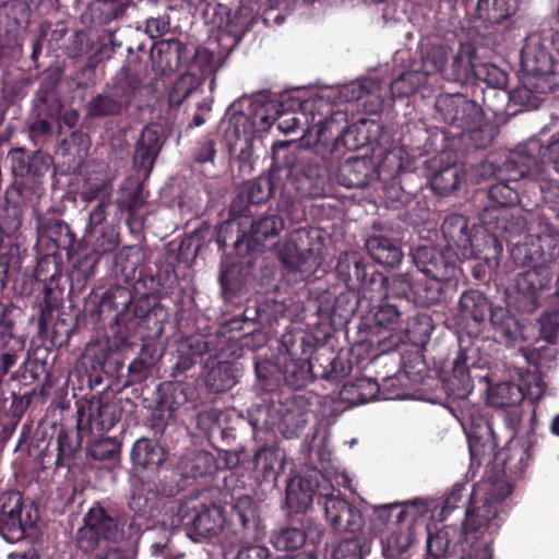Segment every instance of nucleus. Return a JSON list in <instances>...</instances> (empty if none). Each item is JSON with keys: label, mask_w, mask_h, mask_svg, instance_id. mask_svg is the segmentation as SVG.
<instances>
[{"label": "nucleus", "mask_w": 559, "mask_h": 559, "mask_svg": "<svg viewBox=\"0 0 559 559\" xmlns=\"http://www.w3.org/2000/svg\"><path fill=\"white\" fill-rule=\"evenodd\" d=\"M512 487L506 479L478 485L473 499L484 496L480 504L474 501L466 510L464 521L465 542L468 545L460 559H492L493 536L502 521V503L511 493Z\"/></svg>", "instance_id": "obj_1"}, {"label": "nucleus", "mask_w": 559, "mask_h": 559, "mask_svg": "<svg viewBox=\"0 0 559 559\" xmlns=\"http://www.w3.org/2000/svg\"><path fill=\"white\" fill-rule=\"evenodd\" d=\"M334 492L335 489L330 480L313 472L309 478L290 479L286 488V500L292 508L306 509L317 495L325 499V519L335 531L350 533L360 531L364 526L361 512Z\"/></svg>", "instance_id": "obj_2"}, {"label": "nucleus", "mask_w": 559, "mask_h": 559, "mask_svg": "<svg viewBox=\"0 0 559 559\" xmlns=\"http://www.w3.org/2000/svg\"><path fill=\"white\" fill-rule=\"evenodd\" d=\"M512 257L515 262L530 267L518 276L516 288L531 302H535L537 292L550 281V264L559 257V235H538L531 242L518 245L512 250Z\"/></svg>", "instance_id": "obj_3"}, {"label": "nucleus", "mask_w": 559, "mask_h": 559, "mask_svg": "<svg viewBox=\"0 0 559 559\" xmlns=\"http://www.w3.org/2000/svg\"><path fill=\"white\" fill-rule=\"evenodd\" d=\"M181 524H191L199 536L207 538L217 535L222 531L224 516L222 509L217 506L198 510L194 500L187 501L178 507L176 515L170 516L169 520H163L159 525L146 528L150 539L153 534H160L157 540H153V555H163L171 532Z\"/></svg>", "instance_id": "obj_4"}, {"label": "nucleus", "mask_w": 559, "mask_h": 559, "mask_svg": "<svg viewBox=\"0 0 559 559\" xmlns=\"http://www.w3.org/2000/svg\"><path fill=\"white\" fill-rule=\"evenodd\" d=\"M126 524L123 518H112L104 508L95 504L88 509L83 526L78 530V545L84 551H92L105 543H119L140 534L142 528L135 520L130 521L127 528Z\"/></svg>", "instance_id": "obj_5"}, {"label": "nucleus", "mask_w": 559, "mask_h": 559, "mask_svg": "<svg viewBox=\"0 0 559 559\" xmlns=\"http://www.w3.org/2000/svg\"><path fill=\"white\" fill-rule=\"evenodd\" d=\"M330 96H313L300 105L301 112L286 109L284 106L278 109L275 118L276 129L283 134L295 133L306 118L307 132H316L318 141H326V131H330L332 121L326 117L331 114Z\"/></svg>", "instance_id": "obj_6"}, {"label": "nucleus", "mask_w": 559, "mask_h": 559, "mask_svg": "<svg viewBox=\"0 0 559 559\" xmlns=\"http://www.w3.org/2000/svg\"><path fill=\"white\" fill-rule=\"evenodd\" d=\"M37 519V510L32 503H24L20 492L8 491L0 495V534L4 539H21Z\"/></svg>", "instance_id": "obj_7"}, {"label": "nucleus", "mask_w": 559, "mask_h": 559, "mask_svg": "<svg viewBox=\"0 0 559 559\" xmlns=\"http://www.w3.org/2000/svg\"><path fill=\"white\" fill-rule=\"evenodd\" d=\"M471 66L469 47H462L455 55L447 45L433 46L423 58L421 71L427 80L433 73H441L450 81H457L466 75Z\"/></svg>", "instance_id": "obj_8"}, {"label": "nucleus", "mask_w": 559, "mask_h": 559, "mask_svg": "<svg viewBox=\"0 0 559 559\" xmlns=\"http://www.w3.org/2000/svg\"><path fill=\"white\" fill-rule=\"evenodd\" d=\"M525 176L531 178V166L522 154L512 153L497 170L498 182L489 188V198L501 206H512L522 202L518 187L510 183H515Z\"/></svg>", "instance_id": "obj_9"}, {"label": "nucleus", "mask_w": 559, "mask_h": 559, "mask_svg": "<svg viewBox=\"0 0 559 559\" xmlns=\"http://www.w3.org/2000/svg\"><path fill=\"white\" fill-rule=\"evenodd\" d=\"M443 121L462 131L473 130L480 120V108L462 94L440 95L436 102Z\"/></svg>", "instance_id": "obj_10"}, {"label": "nucleus", "mask_w": 559, "mask_h": 559, "mask_svg": "<svg viewBox=\"0 0 559 559\" xmlns=\"http://www.w3.org/2000/svg\"><path fill=\"white\" fill-rule=\"evenodd\" d=\"M522 154L524 160L534 167L539 164L552 165L554 169L559 173V133L551 135L547 142H540L536 138L530 139L516 151Z\"/></svg>", "instance_id": "obj_11"}, {"label": "nucleus", "mask_w": 559, "mask_h": 559, "mask_svg": "<svg viewBox=\"0 0 559 559\" xmlns=\"http://www.w3.org/2000/svg\"><path fill=\"white\" fill-rule=\"evenodd\" d=\"M275 412L278 416L275 425L287 439L294 438L307 423L306 404L300 396L287 397Z\"/></svg>", "instance_id": "obj_12"}, {"label": "nucleus", "mask_w": 559, "mask_h": 559, "mask_svg": "<svg viewBox=\"0 0 559 559\" xmlns=\"http://www.w3.org/2000/svg\"><path fill=\"white\" fill-rule=\"evenodd\" d=\"M395 522L404 526H412V531L418 533L424 526L428 513L433 516L439 509V503L432 499L415 498L396 502Z\"/></svg>", "instance_id": "obj_13"}, {"label": "nucleus", "mask_w": 559, "mask_h": 559, "mask_svg": "<svg viewBox=\"0 0 559 559\" xmlns=\"http://www.w3.org/2000/svg\"><path fill=\"white\" fill-rule=\"evenodd\" d=\"M414 262L421 273L438 282L454 277L455 265L448 263L443 255L431 248H419L414 254Z\"/></svg>", "instance_id": "obj_14"}, {"label": "nucleus", "mask_w": 559, "mask_h": 559, "mask_svg": "<svg viewBox=\"0 0 559 559\" xmlns=\"http://www.w3.org/2000/svg\"><path fill=\"white\" fill-rule=\"evenodd\" d=\"M283 102L275 95L258 94L250 102L249 119L257 132L267 131L274 123Z\"/></svg>", "instance_id": "obj_15"}, {"label": "nucleus", "mask_w": 559, "mask_h": 559, "mask_svg": "<svg viewBox=\"0 0 559 559\" xmlns=\"http://www.w3.org/2000/svg\"><path fill=\"white\" fill-rule=\"evenodd\" d=\"M160 132L157 126H148L142 130L134 152V165L148 174L160 151Z\"/></svg>", "instance_id": "obj_16"}, {"label": "nucleus", "mask_w": 559, "mask_h": 559, "mask_svg": "<svg viewBox=\"0 0 559 559\" xmlns=\"http://www.w3.org/2000/svg\"><path fill=\"white\" fill-rule=\"evenodd\" d=\"M523 70L533 76H544L552 72L554 64L549 53L540 46L538 38H530L521 51Z\"/></svg>", "instance_id": "obj_17"}, {"label": "nucleus", "mask_w": 559, "mask_h": 559, "mask_svg": "<svg viewBox=\"0 0 559 559\" xmlns=\"http://www.w3.org/2000/svg\"><path fill=\"white\" fill-rule=\"evenodd\" d=\"M429 167L435 170L430 182L438 194H449L459 186L462 178L460 165L450 162L443 165V156H439L429 162Z\"/></svg>", "instance_id": "obj_18"}, {"label": "nucleus", "mask_w": 559, "mask_h": 559, "mask_svg": "<svg viewBox=\"0 0 559 559\" xmlns=\"http://www.w3.org/2000/svg\"><path fill=\"white\" fill-rule=\"evenodd\" d=\"M235 513L243 530V537L247 540H259L265 534V527L262 525L257 511L254 501L242 496L235 503Z\"/></svg>", "instance_id": "obj_19"}, {"label": "nucleus", "mask_w": 559, "mask_h": 559, "mask_svg": "<svg viewBox=\"0 0 559 559\" xmlns=\"http://www.w3.org/2000/svg\"><path fill=\"white\" fill-rule=\"evenodd\" d=\"M490 324L496 337L506 345H513L523 337L518 320L503 307H495L490 311Z\"/></svg>", "instance_id": "obj_20"}, {"label": "nucleus", "mask_w": 559, "mask_h": 559, "mask_svg": "<svg viewBox=\"0 0 559 559\" xmlns=\"http://www.w3.org/2000/svg\"><path fill=\"white\" fill-rule=\"evenodd\" d=\"M206 368H209V371L205 376V383L213 391L223 392L237 383L238 368L234 364L210 358Z\"/></svg>", "instance_id": "obj_21"}, {"label": "nucleus", "mask_w": 559, "mask_h": 559, "mask_svg": "<svg viewBox=\"0 0 559 559\" xmlns=\"http://www.w3.org/2000/svg\"><path fill=\"white\" fill-rule=\"evenodd\" d=\"M417 533L412 526L396 524L390 528L389 535L382 540V554L386 559H400L416 540Z\"/></svg>", "instance_id": "obj_22"}, {"label": "nucleus", "mask_w": 559, "mask_h": 559, "mask_svg": "<svg viewBox=\"0 0 559 559\" xmlns=\"http://www.w3.org/2000/svg\"><path fill=\"white\" fill-rule=\"evenodd\" d=\"M366 248L376 262L391 267L397 265L403 257L400 247L383 236L368 238Z\"/></svg>", "instance_id": "obj_23"}, {"label": "nucleus", "mask_w": 559, "mask_h": 559, "mask_svg": "<svg viewBox=\"0 0 559 559\" xmlns=\"http://www.w3.org/2000/svg\"><path fill=\"white\" fill-rule=\"evenodd\" d=\"M519 10V0H478L476 12L489 23H501Z\"/></svg>", "instance_id": "obj_24"}, {"label": "nucleus", "mask_w": 559, "mask_h": 559, "mask_svg": "<svg viewBox=\"0 0 559 559\" xmlns=\"http://www.w3.org/2000/svg\"><path fill=\"white\" fill-rule=\"evenodd\" d=\"M83 416H86L87 421L92 428L108 431L117 423V416L114 407L109 404H104L99 399L93 397L85 408L81 411Z\"/></svg>", "instance_id": "obj_25"}, {"label": "nucleus", "mask_w": 559, "mask_h": 559, "mask_svg": "<svg viewBox=\"0 0 559 559\" xmlns=\"http://www.w3.org/2000/svg\"><path fill=\"white\" fill-rule=\"evenodd\" d=\"M459 308L462 319H472L477 323L483 322L487 313L492 309L488 299L478 290H469L462 294Z\"/></svg>", "instance_id": "obj_26"}, {"label": "nucleus", "mask_w": 559, "mask_h": 559, "mask_svg": "<svg viewBox=\"0 0 559 559\" xmlns=\"http://www.w3.org/2000/svg\"><path fill=\"white\" fill-rule=\"evenodd\" d=\"M524 399L522 388L512 382L497 383L488 389L487 403L495 407H509L519 405Z\"/></svg>", "instance_id": "obj_27"}, {"label": "nucleus", "mask_w": 559, "mask_h": 559, "mask_svg": "<svg viewBox=\"0 0 559 559\" xmlns=\"http://www.w3.org/2000/svg\"><path fill=\"white\" fill-rule=\"evenodd\" d=\"M131 460L135 465L156 467L165 461V453L163 448L155 441L139 439L133 444Z\"/></svg>", "instance_id": "obj_28"}, {"label": "nucleus", "mask_w": 559, "mask_h": 559, "mask_svg": "<svg viewBox=\"0 0 559 559\" xmlns=\"http://www.w3.org/2000/svg\"><path fill=\"white\" fill-rule=\"evenodd\" d=\"M284 453L273 447L261 448L254 455V466L261 472L264 478L272 477L276 479V475L284 469Z\"/></svg>", "instance_id": "obj_29"}, {"label": "nucleus", "mask_w": 559, "mask_h": 559, "mask_svg": "<svg viewBox=\"0 0 559 559\" xmlns=\"http://www.w3.org/2000/svg\"><path fill=\"white\" fill-rule=\"evenodd\" d=\"M531 179L538 183L543 200L559 215V182L551 179L539 164L531 167Z\"/></svg>", "instance_id": "obj_30"}, {"label": "nucleus", "mask_w": 559, "mask_h": 559, "mask_svg": "<svg viewBox=\"0 0 559 559\" xmlns=\"http://www.w3.org/2000/svg\"><path fill=\"white\" fill-rule=\"evenodd\" d=\"M87 245L98 257L111 252L118 246V233L112 226H100L86 231Z\"/></svg>", "instance_id": "obj_31"}, {"label": "nucleus", "mask_w": 559, "mask_h": 559, "mask_svg": "<svg viewBox=\"0 0 559 559\" xmlns=\"http://www.w3.org/2000/svg\"><path fill=\"white\" fill-rule=\"evenodd\" d=\"M383 127L380 122L370 119H361L357 123L349 127L346 138L356 135L354 147H361L368 144L378 143L381 140Z\"/></svg>", "instance_id": "obj_32"}, {"label": "nucleus", "mask_w": 559, "mask_h": 559, "mask_svg": "<svg viewBox=\"0 0 559 559\" xmlns=\"http://www.w3.org/2000/svg\"><path fill=\"white\" fill-rule=\"evenodd\" d=\"M555 343H547L532 348H522L525 360L535 366L540 372L550 370L556 365L557 349Z\"/></svg>", "instance_id": "obj_33"}, {"label": "nucleus", "mask_w": 559, "mask_h": 559, "mask_svg": "<svg viewBox=\"0 0 559 559\" xmlns=\"http://www.w3.org/2000/svg\"><path fill=\"white\" fill-rule=\"evenodd\" d=\"M474 348H465L460 350L453 361V378L457 379L462 384V392L457 396H466L472 391V383L469 379V368L474 366L473 356L475 355Z\"/></svg>", "instance_id": "obj_34"}, {"label": "nucleus", "mask_w": 559, "mask_h": 559, "mask_svg": "<svg viewBox=\"0 0 559 559\" xmlns=\"http://www.w3.org/2000/svg\"><path fill=\"white\" fill-rule=\"evenodd\" d=\"M209 350V343L203 336H191L182 340L178 345V364L188 369L194 359Z\"/></svg>", "instance_id": "obj_35"}, {"label": "nucleus", "mask_w": 559, "mask_h": 559, "mask_svg": "<svg viewBox=\"0 0 559 559\" xmlns=\"http://www.w3.org/2000/svg\"><path fill=\"white\" fill-rule=\"evenodd\" d=\"M425 83V75L420 73V71L414 70L404 72L391 83V95L394 98L406 97L416 92Z\"/></svg>", "instance_id": "obj_36"}, {"label": "nucleus", "mask_w": 559, "mask_h": 559, "mask_svg": "<svg viewBox=\"0 0 559 559\" xmlns=\"http://www.w3.org/2000/svg\"><path fill=\"white\" fill-rule=\"evenodd\" d=\"M366 170V160H346L340 168L342 183L348 188L364 187L368 182Z\"/></svg>", "instance_id": "obj_37"}, {"label": "nucleus", "mask_w": 559, "mask_h": 559, "mask_svg": "<svg viewBox=\"0 0 559 559\" xmlns=\"http://www.w3.org/2000/svg\"><path fill=\"white\" fill-rule=\"evenodd\" d=\"M286 382L295 388L305 386L312 377V367L307 359L292 360L285 366L284 370Z\"/></svg>", "instance_id": "obj_38"}, {"label": "nucleus", "mask_w": 559, "mask_h": 559, "mask_svg": "<svg viewBox=\"0 0 559 559\" xmlns=\"http://www.w3.org/2000/svg\"><path fill=\"white\" fill-rule=\"evenodd\" d=\"M306 542V534L300 528L286 527L272 536V544L277 550L289 551L300 548Z\"/></svg>", "instance_id": "obj_39"}, {"label": "nucleus", "mask_w": 559, "mask_h": 559, "mask_svg": "<svg viewBox=\"0 0 559 559\" xmlns=\"http://www.w3.org/2000/svg\"><path fill=\"white\" fill-rule=\"evenodd\" d=\"M283 227V219L275 214L261 217L252 224L253 240L261 243L267 238L278 235Z\"/></svg>", "instance_id": "obj_40"}, {"label": "nucleus", "mask_w": 559, "mask_h": 559, "mask_svg": "<svg viewBox=\"0 0 559 559\" xmlns=\"http://www.w3.org/2000/svg\"><path fill=\"white\" fill-rule=\"evenodd\" d=\"M396 508H399L396 502L371 506L370 530L377 534L382 532L389 524L394 527Z\"/></svg>", "instance_id": "obj_41"}, {"label": "nucleus", "mask_w": 559, "mask_h": 559, "mask_svg": "<svg viewBox=\"0 0 559 559\" xmlns=\"http://www.w3.org/2000/svg\"><path fill=\"white\" fill-rule=\"evenodd\" d=\"M377 90L378 84L374 80L365 79L343 85L338 94L342 100L354 102L374 93Z\"/></svg>", "instance_id": "obj_42"}, {"label": "nucleus", "mask_w": 559, "mask_h": 559, "mask_svg": "<svg viewBox=\"0 0 559 559\" xmlns=\"http://www.w3.org/2000/svg\"><path fill=\"white\" fill-rule=\"evenodd\" d=\"M199 79L190 73L181 75L169 93V105L179 106L198 86Z\"/></svg>", "instance_id": "obj_43"}, {"label": "nucleus", "mask_w": 559, "mask_h": 559, "mask_svg": "<svg viewBox=\"0 0 559 559\" xmlns=\"http://www.w3.org/2000/svg\"><path fill=\"white\" fill-rule=\"evenodd\" d=\"M122 105L119 100L107 96L97 95L87 105V115L90 117H105L118 115L121 111Z\"/></svg>", "instance_id": "obj_44"}, {"label": "nucleus", "mask_w": 559, "mask_h": 559, "mask_svg": "<svg viewBox=\"0 0 559 559\" xmlns=\"http://www.w3.org/2000/svg\"><path fill=\"white\" fill-rule=\"evenodd\" d=\"M257 132L249 117L245 114H234L229 119L227 135L234 136L235 140H243L248 142L252 134Z\"/></svg>", "instance_id": "obj_45"}, {"label": "nucleus", "mask_w": 559, "mask_h": 559, "mask_svg": "<svg viewBox=\"0 0 559 559\" xmlns=\"http://www.w3.org/2000/svg\"><path fill=\"white\" fill-rule=\"evenodd\" d=\"M353 389H356L358 393L354 402L360 404L372 401L379 391L378 383L370 378H360L353 384H345L342 394L345 396Z\"/></svg>", "instance_id": "obj_46"}, {"label": "nucleus", "mask_w": 559, "mask_h": 559, "mask_svg": "<svg viewBox=\"0 0 559 559\" xmlns=\"http://www.w3.org/2000/svg\"><path fill=\"white\" fill-rule=\"evenodd\" d=\"M368 551L359 538L342 540L333 551V559H362Z\"/></svg>", "instance_id": "obj_47"}, {"label": "nucleus", "mask_w": 559, "mask_h": 559, "mask_svg": "<svg viewBox=\"0 0 559 559\" xmlns=\"http://www.w3.org/2000/svg\"><path fill=\"white\" fill-rule=\"evenodd\" d=\"M473 71L477 78L484 80L492 87H503L507 83L506 73L491 63H481L473 67Z\"/></svg>", "instance_id": "obj_48"}, {"label": "nucleus", "mask_w": 559, "mask_h": 559, "mask_svg": "<svg viewBox=\"0 0 559 559\" xmlns=\"http://www.w3.org/2000/svg\"><path fill=\"white\" fill-rule=\"evenodd\" d=\"M540 335L547 343H555L559 331V311L557 309L543 313L538 320Z\"/></svg>", "instance_id": "obj_49"}, {"label": "nucleus", "mask_w": 559, "mask_h": 559, "mask_svg": "<svg viewBox=\"0 0 559 559\" xmlns=\"http://www.w3.org/2000/svg\"><path fill=\"white\" fill-rule=\"evenodd\" d=\"M376 323L389 331L400 330L401 313L393 305L381 306L374 314Z\"/></svg>", "instance_id": "obj_50"}, {"label": "nucleus", "mask_w": 559, "mask_h": 559, "mask_svg": "<svg viewBox=\"0 0 559 559\" xmlns=\"http://www.w3.org/2000/svg\"><path fill=\"white\" fill-rule=\"evenodd\" d=\"M271 182L266 178H261L247 186V199L250 203L259 204L271 197Z\"/></svg>", "instance_id": "obj_51"}, {"label": "nucleus", "mask_w": 559, "mask_h": 559, "mask_svg": "<svg viewBox=\"0 0 559 559\" xmlns=\"http://www.w3.org/2000/svg\"><path fill=\"white\" fill-rule=\"evenodd\" d=\"M449 545L450 539L448 531L439 530L437 533L432 534L428 530L427 551L430 556L441 557L447 552Z\"/></svg>", "instance_id": "obj_52"}, {"label": "nucleus", "mask_w": 559, "mask_h": 559, "mask_svg": "<svg viewBox=\"0 0 559 559\" xmlns=\"http://www.w3.org/2000/svg\"><path fill=\"white\" fill-rule=\"evenodd\" d=\"M191 465L182 462L183 474L190 477H200L207 472L206 464L211 461V456L205 452H199L191 457Z\"/></svg>", "instance_id": "obj_53"}, {"label": "nucleus", "mask_w": 559, "mask_h": 559, "mask_svg": "<svg viewBox=\"0 0 559 559\" xmlns=\"http://www.w3.org/2000/svg\"><path fill=\"white\" fill-rule=\"evenodd\" d=\"M187 403V394L181 386H175L169 395L162 401V407L173 416L182 405Z\"/></svg>", "instance_id": "obj_54"}, {"label": "nucleus", "mask_w": 559, "mask_h": 559, "mask_svg": "<svg viewBox=\"0 0 559 559\" xmlns=\"http://www.w3.org/2000/svg\"><path fill=\"white\" fill-rule=\"evenodd\" d=\"M110 188L105 182L88 185V187H86L82 192V199L86 202H91L98 198L110 202Z\"/></svg>", "instance_id": "obj_55"}, {"label": "nucleus", "mask_w": 559, "mask_h": 559, "mask_svg": "<svg viewBox=\"0 0 559 559\" xmlns=\"http://www.w3.org/2000/svg\"><path fill=\"white\" fill-rule=\"evenodd\" d=\"M269 556L266 547L246 543L238 550L236 559H267Z\"/></svg>", "instance_id": "obj_56"}, {"label": "nucleus", "mask_w": 559, "mask_h": 559, "mask_svg": "<svg viewBox=\"0 0 559 559\" xmlns=\"http://www.w3.org/2000/svg\"><path fill=\"white\" fill-rule=\"evenodd\" d=\"M465 485L455 484L447 495L443 506L440 509V514L447 513L457 507V503L462 501L464 497Z\"/></svg>", "instance_id": "obj_57"}, {"label": "nucleus", "mask_w": 559, "mask_h": 559, "mask_svg": "<svg viewBox=\"0 0 559 559\" xmlns=\"http://www.w3.org/2000/svg\"><path fill=\"white\" fill-rule=\"evenodd\" d=\"M109 203L110 202L100 200L99 203L91 211L88 215V224L86 227V231L93 230L94 228H100L99 225H102V223L106 218V209L109 205Z\"/></svg>", "instance_id": "obj_58"}, {"label": "nucleus", "mask_w": 559, "mask_h": 559, "mask_svg": "<svg viewBox=\"0 0 559 559\" xmlns=\"http://www.w3.org/2000/svg\"><path fill=\"white\" fill-rule=\"evenodd\" d=\"M129 508L138 514V518H134V520L141 525L139 519L147 512L148 498L144 497L141 491L133 490L129 500Z\"/></svg>", "instance_id": "obj_59"}, {"label": "nucleus", "mask_w": 559, "mask_h": 559, "mask_svg": "<svg viewBox=\"0 0 559 559\" xmlns=\"http://www.w3.org/2000/svg\"><path fill=\"white\" fill-rule=\"evenodd\" d=\"M508 212L506 210L499 212L497 215L498 218V228H502L506 233L513 235L519 234L525 228V222L522 218H518L513 224L507 223Z\"/></svg>", "instance_id": "obj_60"}, {"label": "nucleus", "mask_w": 559, "mask_h": 559, "mask_svg": "<svg viewBox=\"0 0 559 559\" xmlns=\"http://www.w3.org/2000/svg\"><path fill=\"white\" fill-rule=\"evenodd\" d=\"M116 444L110 439H105L93 444L91 453L94 457L106 459L114 455Z\"/></svg>", "instance_id": "obj_61"}, {"label": "nucleus", "mask_w": 559, "mask_h": 559, "mask_svg": "<svg viewBox=\"0 0 559 559\" xmlns=\"http://www.w3.org/2000/svg\"><path fill=\"white\" fill-rule=\"evenodd\" d=\"M168 29V23L159 19H150L146 22V31L151 37H158L166 33Z\"/></svg>", "instance_id": "obj_62"}, {"label": "nucleus", "mask_w": 559, "mask_h": 559, "mask_svg": "<svg viewBox=\"0 0 559 559\" xmlns=\"http://www.w3.org/2000/svg\"><path fill=\"white\" fill-rule=\"evenodd\" d=\"M215 156L214 143L212 141H206L200 148V152L197 155V159L201 163H206L213 160Z\"/></svg>", "instance_id": "obj_63"}, {"label": "nucleus", "mask_w": 559, "mask_h": 559, "mask_svg": "<svg viewBox=\"0 0 559 559\" xmlns=\"http://www.w3.org/2000/svg\"><path fill=\"white\" fill-rule=\"evenodd\" d=\"M467 437H468V448H469L471 457L473 460L478 459L481 454V450H480V445L478 443V439L476 437V432L472 430L467 433Z\"/></svg>", "instance_id": "obj_64"}]
</instances>
